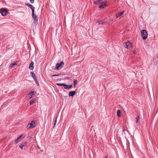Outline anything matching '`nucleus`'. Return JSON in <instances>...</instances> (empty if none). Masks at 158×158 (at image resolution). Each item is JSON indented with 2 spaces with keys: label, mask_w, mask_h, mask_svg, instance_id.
Here are the masks:
<instances>
[{
  "label": "nucleus",
  "mask_w": 158,
  "mask_h": 158,
  "mask_svg": "<svg viewBox=\"0 0 158 158\" xmlns=\"http://www.w3.org/2000/svg\"><path fill=\"white\" fill-rule=\"evenodd\" d=\"M23 136L22 135H21L19 137H18L15 141V144H17L19 142V141L20 139Z\"/></svg>",
  "instance_id": "obj_12"
},
{
  "label": "nucleus",
  "mask_w": 158,
  "mask_h": 158,
  "mask_svg": "<svg viewBox=\"0 0 158 158\" xmlns=\"http://www.w3.org/2000/svg\"><path fill=\"white\" fill-rule=\"evenodd\" d=\"M106 5L105 3H104L103 4H102L99 6V7L100 8H103L105 6H106Z\"/></svg>",
  "instance_id": "obj_18"
},
{
  "label": "nucleus",
  "mask_w": 158,
  "mask_h": 158,
  "mask_svg": "<svg viewBox=\"0 0 158 158\" xmlns=\"http://www.w3.org/2000/svg\"><path fill=\"white\" fill-rule=\"evenodd\" d=\"M72 87V85H68V86H65L64 88L66 89H69Z\"/></svg>",
  "instance_id": "obj_20"
},
{
  "label": "nucleus",
  "mask_w": 158,
  "mask_h": 158,
  "mask_svg": "<svg viewBox=\"0 0 158 158\" xmlns=\"http://www.w3.org/2000/svg\"><path fill=\"white\" fill-rule=\"evenodd\" d=\"M0 12L1 15L2 16H5L6 15V14L8 12V11L6 9H4V10L1 9Z\"/></svg>",
  "instance_id": "obj_6"
},
{
  "label": "nucleus",
  "mask_w": 158,
  "mask_h": 158,
  "mask_svg": "<svg viewBox=\"0 0 158 158\" xmlns=\"http://www.w3.org/2000/svg\"><path fill=\"white\" fill-rule=\"evenodd\" d=\"M141 35L142 39L146 40L148 37V33L145 30L143 29L141 31Z\"/></svg>",
  "instance_id": "obj_1"
},
{
  "label": "nucleus",
  "mask_w": 158,
  "mask_h": 158,
  "mask_svg": "<svg viewBox=\"0 0 158 158\" xmlns=\"http://www.w3.org/2000/svg\"><path fill=\"white\" fill-rule=\"evenodd\" d=\"M124 12V11H123L116 14V16L117 18H118L122 15H123Z\"/></svg>",
  "instance_id": "obj_13"
},
{
  "label": "nucleus",
  "mask_w": 158,
  "mask_h": 158,
  "mask_svg": "<svg viewBox=\"0 0 158 158\" xmlns=\"http://www.w3.org/2000/svg\"><path fill=\"white\" fill-rule=\"evenodd\" d=\"M73 82L74 86L75 87V85L77 84V81L76 79H73Z\"/></svg>",
  "instance_id": "obj_21"
},
{
  "label": "nucleus",
  "mask_w": 158,
  "mask_h": 158,
  "mask_svg": "<svg viewBox=\"0 0 158 158\" xmlns=\"http://www.w3.org/2000/svg\"><path fill=\"white\" fill-rule=\"evenodd\" d=\"M31 75L32 77L34 79V80L36 81V78L35 73L33 72H31Z\"/></svg>",
  "instance_id": "obj_14"
},
{
  "label": "nucleus",
  "mask_w": 158,
  "mask_h": 158,
  "mask_svg": "<svg viewBox=\"0 0 158 158\" xmlns=\"http://www.w3.org/2000/svg\"><path fill=\"white\" fill-rule=\"evenodd\" d=\"M76 94V92L75 91H73L69 92V97H73Z\"/></svg>",
  "instance_id": "obj_9"
},
{
  "label": "nucleus",
  "mask_w": 158,
  "mask_h": 158,
  "mask_svg": "<svg viewBox=\"0 0 158 158\" xmlns=\"http://www.w3.org/2000/svg\"><path fill=\"white\" fill-rule=\"evenodd\" d=\"M134 54H135V52H134Z\"/></svg>",
  "instance_id": "obj_31"
},
{
  "label": "nucleus",
  "mask_w": 158,
  "mask_h": 158,
  "mask_svg": "<svg viewBox=\"0 0 158 158\" xmlns=\"http://www.w3.org/2000/svg\"><path fill=\"white\" fill-rule=\"evenodd\" d=\"M64 65V63L63 61H61L60 63H57L56 65V68L58 70H60L62 69Z\"/></svg>",
  "instance_id": "obj_3"
},
{
  "label": "nucleus",
  "mask_w": 158,
  "mask_h": 158,
  "mask_svg": "<svg viewBox=\"0 0 158 158\" xmlns=\"http://www.w3.org/2000/svg\"><path fill=\"white\" fill-rule=\"evenodd\" d=\"M30 2L32 3H33L34 2V0H29Z\"/></svg>",
  "instance_id": "obj_29"
},
{
  "label": "nucleus",
  "mask_w": 158,
  "mask_h": 158,
  "mask_svg": "<svg viewBox=\"0 0 158 158\" xmlns=\"http://www.w3.org/2000/svg\"><path fill=\"white\" fill-rule=\"evenodd\" d=\"M36 99L35 98H34L32 99L31 100L30 102V104L31 105L33 103H34L36 102Z\"/></svg>",
  "instance_id": "obj_17"
},
{
  "label": "nucleus",
  "mask_w": 158,
  "mask_h": 158,
  "mask_svg": "<svg viewBox=\"0 0 158 158\" xmlns=\"http://www.w3.org/2000/svg\"><path fill=\"white\" fill-rule=\"evenodd\" d=\"M30 125L29 127V128H34L36 126L35 123V121H31V123H29L27 125V127Z\"/></svg>",
  "instance_id": "obj_5"
},
{
  "label": "nucleus",
  "mask_w": 158,
  "mask_h": 158,
  "mask_svg": "<svg viewBox=\"0 0 158 158\" xmlns=\"http://www.w3.org/2000/svg\"><path fill=\"white\" fill-rule=\"evenodd\" d=\"M34 62L33 61H31L30 64L29 68L30 70H33L34 68L33 67Z\"/></svg>",
  "instance_id": "obj_11"
},
{
  "label": "nucleus",
  "mask_w": 158,
  "mask_h": 158,
  "mask_svg": "<svg viewBox=\"0 0 158 158\" xmlns=\"http://www.w3.org/2000/svg\"><path fill=\"white\" fill-rule=\"evenodd\" d=\"M121 113V111L120 110H118L117 111V116L119 117H121V115L120 114Z\"/></svg>",
  "instance_id": "obj_19"
},
{
  "label": "nucleus",
  "mask_w": 158,
  "mask_h": 158,
  "mask_svg": "<svg viewBox=\"0 0 158 158\" xmlns=\"http://www.w3.org/2000/svg\"><path fill=\"white\" fill-rule=\"evenodd\" d=\"M35 81V82L36 83V85L37 86H39V83L37 81V79H36V81Z\"/></svg>",
  "instance_id": "obj_27"
},
{
  "label": "nucleus",
  "mask_w": 158,
  "mask_h": 158,
  "mask_svg": "<svg viewBox=\"0 0 158 158\" xmlns=\"http://www.w3.org/2000/svg\"><path fill=\"white\" fill-rule=\"evenodd\" d=\"M125 45L124 47L125 48H129L132 46V44L129 42H127L126 43H125Z\"/></svg>",
  "instance_id": "obj_4"
},
{
  "label": "nucleus",
  "mask_w": 158,
  "mask_h": 158,
  "mask_svg": "<svg viewBox=\"0 0 158 158\" xmlns=\"http://www.w3.org/2000/svg\"><path fill=\"white\" fill-rule=\"evenodd\" d=\"M56 85L58 86H64V87L68 86V85H66L65 83H56Z\"/></svg>",
  "instance_id": "obj_16"
},
{
  "label": "nucleus",
  "mask_w": 158,
  "mask_h": 158,
  "mask_svg": "<svg viewBox=\"0 0 158 158\" xmlns=\"http://www.w3.org/2000/svg\"><path fill=\"white\" fill-rule=\"evenodd\" d=\"M32 17L33 19V23L35 26H36L38 23V19L37 16L35 15L34 13H32Z\"/></svg>",
  "instance_id": "obj_2"
},
{
  "label": "nucleus",
  "mask_w": 158,
  "mask_h": 158,
  "mask_svg": "<svg viewBox=\"0 0 158 158\" xmlns=\"http://www.w3.org/2000/svg\"><path fill=\"white\" fill-rule=\"evenodd\" d=\"M16 64H17V63H13L12 64L10 65V67H11V68H12V67H13V66L14 65H16Z\"/></svg>",
  "instance_id": "obj_25"
},
{
  "label": "nucleus",
  "mask_w": 158,
  "mask_h": 158,
  "mask_svg": "<svg viewBox=\"0 0 158 158\" xmlns=\"http://www.w3.org/2000/svg\"><path fill=\"white\" fill-rule=\"evenodd\" d=\"M69 1H71V0H68Z\"/></svg>",
  "instance_id": "obj_32"
},
{
  "label": "nucleus",
  "mask_w": 158,
  "mask_h": 158,
  "mask_svg": "<svg viewBox=\"0 0 158 158\" xmlns=\"http://www.w3.org/2000/svg\"><path fill=\"white\" fill-rule=\"evenodd\" d=\"M56 120H55L54 123V126H53V128H54V127L55 126L56 124Z\"/></svg>",
  "instance_id": "obj_28"
},
{
  "label": "nucleus",
  "mask_w": 158,
  "mask_h": 158,
  "mask_svg": "<svg viewBox=\"0 0 158 158\" xmlns=\"http://www.w3.org/2000/svg\"><path fill=\"white\" fill-rule=\"evenodd\" d=\"M33 95H34V92L32 91L31 93L28 94V96L29 98L30 99L32 97V96Z\"/></svg>",
  "instance_id": "obj_15"
},
{
  "label": "nucleus",
  "mask_w": 158,
  "mask_h": 158,
  "mask_svg": "<svg viewBox=\"0 0 158 158\" xmlns=\"http://www.w3.org/2000/svg\"><path fill=\"white\" fill-rule=\"evenodd\" d=\"M105 158H108V156H105Z\"/></svg>",
  "instance_id": "obj_30"
},
{
  "label": "nucleus",
  "mask_w": 158,
  "mask_h": 158,
  "mask_svg": "<svg viewBox=\"0 0 158 158\" xmlns=\"http://www.w3.org/2000/svg\"><path fill=\"white\" fill-rule=\"evenodd\" d=\"M153 62L154 65H157L158 64V57L154 58Z\"/></svg>",
  "instance_id": "obj_10"
},
{
  "label": "nucleus",
  "mask_w": 158,
  "mask_h": 158,
  "mask_svg": "<svg viewBox=\"0 0 158 158\" xmlns=\"http://www.w3.org/2000/svg\"><path fill=\"white\" fill-rule=\"evenodd\" d=\"M100 1L101 0H97L96 1H94V3L95 4H99Z\"/></svg>",
  "instance_id": "obj_22"
},
{
  "label": "nucleus",
  "mask_w": 158,
  "mask_h": 158,
  "mask_svg": "<svg viewBox=\"0 0 158 158\" xmlns=\"http://www.w3.org/2000/svg\"><path fill=\"white\" fill-rule=\"evenodd\" d=\"M25 5L28 6L29 8L32 10V13H34L35 7H34L31 4L29 3H26Z\"/></svg>",
  "instance_id": "obj_7"
},
{
  "label": "nucleus",
  "mask_w": 158,
  "mask_h": 158,
  "mask_svg": "<svg viewBox=\"0 0 158 158\" xmlns=\"http://www.w3.org/2000/svg\"><path fill=\"white\" fill-rule=\"evenodd\" d=\"M139 116H137L136 117V118H135V119H136V123L138 122V121L139 120Z\"/></svg>",
  "instance_id": "obj_24"
},
{
  "label": "nucleus",
  "mask_w": 158,
  "mask_h": 158,
  "mask_svg": "<svg viewBox=\"0 0 158 158\" xmlns=\"http://www.w3.org/2000/svg\"><path fill=\"white\" fill-rule=\"evenodd\" d=\"M99 24H103L105 23V22L103 20H102L98 22Z\"/></svg>",
  "instance_id": "obj_23"
},
{
  "label": "nucleus",
  "mask_w": 158,
  "mask_h": 158,
  "mask_svg": "<svg viewBox=\"0 0 158 158\" xmlns=\"http://www.w3.org/2000/svg\"><path fill=\"white\" fill-rule=\"evenodd\" d=\"M59 75V74H54V75H51L52 77L53 76H58Z\"/></svg>",
  "instance_id": "obj_26"
},
{
  "label": "nucleus",
  "mask_w": 158,
  "mask_h": 158,
  "mask_svg": "<svg viewBox=\"0 0 158 158\" xmlns=\"http://www.w3.org/2000/svg\"><path fill=\"white\" fill-rule=\"evenodd\" d=\"M27 144V142L24 141L22 142L19 145V147L22 149H23V148Z\"/></svg>",
  "instance_id": "obj_8"
}]
</instances>
